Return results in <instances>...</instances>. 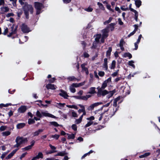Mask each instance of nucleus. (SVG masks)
Wrapping results in <instances>:
<instances>
[{
    "label": "nucleus",
    "mask_w": 160,
    "mask_h": 160,
    "mask_svg": "<svg viewBox=\"0 0 160 160\" xmlns=\"http://www.w3.org/2000/svg\"><path fill=\"white\" fill-rule=\"evenodd\" d=\"M23 9L24 11V14L27 18H29V12L32 14L33 12V8L31 5L26 3L25 5L23 7Z\"/></svg>",
    "instance_id": "nucleus-1"
},
{
    "label": "nucleus",
    "mask_w": 160,
    "mask_h": 160,
    "mask_svg": "<svg viewBox=\"0 0 160 160\" xmlns=\"http://www.w3.org/2000/svg\"><path fill=\"white\" fill-rule=\"evenodd\" d=\"M27 138H23L22 137H17L16 139V142L17 144L15 145L14 147V148H18L21 144L28 142Z\"/></svg>",
    "instance_id": "nucleus-2"
},
{
    "label": "nucleus",
    "mask_w": 160,
    "mask_h": 160,
    "mask_svg": "<svg viewBox=\"0 0 160 160\" xmlns=\"http://www.w3.org/2000/svg\"><path fill=\"white\" fill-rule=\"evenodd\" d=\"M34 7L36 9V15H38L41 12L42 9L44 8L43 5L41 3L38 2H34Z\"/></svg>",
    "instance_id": "nucleus-3"
},
{
    "label": "nucleus",
    "mask_w": 160,
    "mask_h": 160,
    "mask_svg": "<svg viewBox=\"0 0 160 160\" xmlns=\"http://www.w3.org/2000/svg\"><path fill=\"white\" fill-rule=\"evenodd\" d=\"M109 28V26H108L107 28L102 30V36L103 37L107 38L108 36V33L109 32L108 29Z\"/></svg>",
    "instance_id": "nucleus-4"
},
{
    "label": "nucleus",
    "mask_w": 160,
    "mask_h": 160,
    "mask_svg": "<svg viewBox=\"0 0 160 160\" xmlns=\"http://www.w3.org/2000/svg\"><path fill=\"white\" fill-rule=\"evenodd\" d=\"M21 29L22 31L24 33H27L30 31L27 26L24 24H22Z\"/></svg>",
    "instance_id": "nucleus-5"
},
{
    "label": "nucleus",
    "mask_w": 160,
    "mask_h": 160,
    "mask_svg": "<svg viewBox=\"0 0 160 160\" xmlns=\"http://www.w3.org/2000/svg\"><path fill=\"white\" fill-rule=\"evenodd\" d=\"M98 94L99 95H102V96H104L109 93V92L106 90H103L104 89H98Z\"/></svg>",
    "instance_id": "nucleus-6"
},
{
    "label": "nucleus",
    "mask_w": 160,
    "mask_h": 160,
    "mask_svg": "<svg viewBox=\"0 0 160 160\" xmlns=\"http://www.w3.org/2000/svg\"><path fill=\"white\" fill-rule=\"evenodd\" d=\"M60 91L61 92L59 93V95L64 98L68 99V97H69V96L67 94V92L62 89L60 90Z\"/></svg>",
    "instance_id": "nucleus-7"
},
{
    "label": "nucleus",
    "mask_w": 160,
    "mask_h": 160,
    "mask_svg": "<svg viewBox=\"0 0 160 160\" xmlns=\"http://www.w3.org/2000/svg\"><path fill=\"white\" fill-rule=\"evenodd\" d=\"M27 108L25 106H22L20 107L18 109V112L20 113H23L26 110Z\"/></svg>",
    "instance_id": "nucleus-8"
},
{
    "label": "nucleus",
    "mask_w": 160,
    "mask_h": 160,
    "mask_svg": "<svg viewBox=\"0 0 160 160\" xmlns=\"http://www.w3.org/2000/svg\"><path fill=\"white\" fill-rule=\"evenodd\" d=\"M130 10L132 11L135 13V19L136 21H138V12L135 10H134L132 8H130Z\"/></svg>",
    "instance_id": "nucleus-9"
},
{
    "label": "nucleus",
    "mask_w": 160,
    "mask_h": 160,
    "mask_svg": "<svg viewBox=\"0 0 160 160\" xmlns=\"http://www.w3.org/2000/svg\"><path fill=\"white\" fill-rule=\"evenodd\" d=\"M46 87L48 89H51L54 90L56 89V88L54 87V85L53 84H48L46 85Z\"/></svg>",
    "instance_id": "nucleus-10"
},
{
    "label": "nucleus",
    "mask_w": 160,
    "mask_h": 160,
    "mask_svg": "<svg viewBox=\"0 0 160 160\" xmlns=\"http://www.w3.org/2000/svg\"><path fill=\"white\" fill-rule=\"evenodd\" d=\"M43 131V130L42 129H39L38 131L34 132L33 133L34 136H38L40 132Z\"/></svg>",
    "instance_id": "nucleus-11"
},
{
    "label": "nucleus",
    "mask_w": 160,
    "mask_h": 160,
    "mask_svg": "<svg viewBox=\"0 0 160 160\" xmlns=\"http://www.w3.org/2000/svg\"><path fill=\"white\" fill-rule=\"evenodd\" d=\"M25 125V123H20L17 125V128L18 129H20L24 127Z\"/></svg>",
    "instance_id": "nucleus-12"
},
{
    "label": "nucleus",
    "mask_w": 160,
    "mask_h": 160,
    "mask_svg": "<svg viewBox=\"0 0 160 160\" xmlns=\"http://www.w3.org/2000/svg\"><path fill=\"white\" fill-rule=\"evenodd\" d=\"M101 37V34H98L96 35V37L95 39V42L98 43L99 42V40Z\"/></svg>",
    "instance_id": "nucleus-13"
},
{
    "label": "nucleus",
    "mask_w": 160,
    "mask_h": 160,
    "mask_svg": "<svg viewBox=\"0 0 160 160\" xmlns=\"http://www.w3.org/2000/svg\"><path fill=\"white\" fill-rule=\"evenodd\" d=\"M85 64H82L81 65V67L83 70H84L86 72L87 74H88V69L85 67Z\"/></svg>",
    "instance_id": "nucleus-14"
},
{
    "label": "nucleus",
    "mask_w": 160,
    "mask_h": 160,
    "mask_svg": "<svg viewBox=\"0 0 160 160\" xmlns=\"http://www.w3.org/2000/svg\"><path fill=\"white\" fill-rule=\"evenodd\" d=\"M141 1L140 0H136L135 1V4L137 8H139L141 5Z\"/></svg>",
    "instance_id": "nucleus-15"
},
{
    "label": "nucleus",
    "mask_w": 160,
    "mask_h": 160,
    "mask_svg": "<svg viewBox=\"0 0 160 160\" xmlns=\"http://www.w3.org/2000/svg\"><path fill=\"white\" fill-rule=\"evenodd\" d=\"M68 154V153L66 152L65 151H63L62 152H59L56 155V156H64L65 155H67Z\"/></svg>",
    "instance_id": "nucleus-16"
},
{
    "label": "nucleus",
    "mask_w": 160,
    "mask_h": 160,
    "mask_svg": "<svg viewBox=\"0 0 160 160\" xmlns=\"http://www.w3.org/2000/svg\"><path fill=\"white\" fill-rule=\"evenodd\" d=\"M107 60L108 59L107 58H105L104 59V63L103 66L105 68L106 70H107L108 68Z\"/></svg>",
    "instance_id": "nucleus-17"
},
{
    "label": "nucleus",
    "mask_w": 160,
    "mask_h": 160,
    "mask_svg": "<svg viewBox=\"0 0 160 160\" xmlns=\"http://www.w3.org/2000/svg\"><path fill=\"white\" fill-rule=\"evenodd\" d=\"M107 86V83L106 82V81H104L103 83H102V87L101 88L98 87L97 88L98 89H104V88Z\"/></svg>",
    "instance_id": "nucleus-18"
},
{
    "label": "nucleus",
    "mask_w": 160,
    "mask_h": 160,
    "mask_svg": "<svg viewBox=\"0 0 160 160\" xmlns=\"http://www.w3.org/2000/svg\"><path fill=\"white\" fill-rule=\"evenodd\" d=\"M112 51V48L110 47L108 48V50L107 51L106 56H109L111 54V52Z\"/></svg>",
    "instance_id": "nucleus-19"
},
{
    "label": "nucleus",
    "mask_w": 160,
    "mask_h": 160,
    "mask_svg": "<svg viewBox=\"0 0 160 160\" xmlns=\"http://www.w3.org/2000/svg\"><path fill=\"white\" fill-rule=\"evenodd\" d=\"M116 25V24L114 23H111L109 24V26H108L109 28H111V31H112L114 28V26Z\"/></svg>",
    "instance_id": "nucleus-20"
},
{
    "label": "nucleus",
    "mask_w": 160,
    "mask_h": 160,
    "mask_svg": "<svg viewBox=\"0 0 160 160\" xmlns=\"http://www.w3.org/2000/svg\"><path fill=\"white\" fill-rule=\"evenodd\" d=\"M14 27H15V25H12V26L11 29H12V32H11L8 35V37H11L13 34L15 33L14 32H13V29H14Z\"/></svg>",
    "instance_id": "nucleus-21"
},
{
    "label": "nucleus",
    "mask_w": 160,
    "mask_h": 160,
    "mask_svg": "<svg viewBox=\"0 0 160 160\" xmlns=\"http://www.w3.org/2000/svg\"><path fill=\"white\" fill-rule=\"evenodd\" d=\"M95 88L92 87L90 88V91L88 93L90 94H94L95 93Z\"/></svg>",
    "instance_id": "nucleus-22"
},
{
    "label": "nucleus",
    "mask_w": 160,
    "mask_h": 160,
    "mask_svg": "<svg viewBox=\"0 0 160 160\" xmlns=\"http://www.w3.org/2000/svg\"><path fill=\"white\" fill-rule=\"evenodd\" d=\"M150 154V153L149 152L146 153L143 155H141L139 156V158H140L146 157L148 156Z\"/></svg>",
    "instance_id": "nucleus-23"
},
{
    "label": "nucleus",
    "mask_w": 160,
    "mask_h": 160,
    "mask_svg": "<svg viewBox=\"0 0 160 160\" xmlns=\"http://www.w3.org/2000/svg\"><path fill=\"white\" fill-rule=\"evenodd\" d=\"M67 135H68V139H74L75 138V135L74 134H69L67 133Z\"/></svg>",
    "instance_id": "nucleus-24"
},
{
    "label": "nucleus",
    "mask_w": 160,
    "mask_h": 160,
    "mask_svg": "<svg viewBox=\"0 0 160 160\" xmlns=\"http://www.w3.org/2000/svg\"><path fill=\"white\" fill-rule=\"evenodd\" d=\"M116 65V61L115 60H113L112 61L111 66V69H113L115 68Z\"/></svg>",
    "instance_id": "nucleus-25"
},
{
    "label": "nucleus",
    "mask_w": 160,
    "mask_h": 160,
    "mask_svg": "<svg viewBox=\"0 0 160 160\" xmlns=\"http://www.w3.org/2000/svg\"><path fill=\"white\" fill-rule=\"evenodd\" d=\"M50 124L51 125H53L55 127H58L59 126V125L55 122H50Z\"/></svg>",
    "instance_id": "nucleus-26"
},
{
    "label": "nucleus",
    "mask_w": 160,
    "mask_h": 160,
    "mask_svg": "<svg viewBox=\"0 0 160 160\" xmlns=\"http://www.w3.org/2000/svg\"><path fill=\"white\" fill-rule=\"evenodd\" d=\"M10 132L9 131L3 132L2 133V135L4 136H6L9 135L10 134Z\"/></svg>",
    "instance_id": "nucleus-27"
},
{
    "label": "nucleus",
    "mask_w": 160,
    "mask_h": 160,
    "mask_svg": "<svg viewBox=\"0 0 160 160\" xmlns=\"http://www.w3.org/2000/svg\"><path fill=\"white\" fill-rule=\"evenodd\" d=\"M35 122V121L33 119L29 118L28 119V124H31L34 123Z\"/></svg>",
    "instance_id": "nucleus-28"
},
{
    "label": "nucleus",
    "mask_w": 160,
    "mask_h": 160,
    "mask_svg": "<svg viewBox=\"0 0 160 160\" xmlns=\"http://www.w3.org/2000/svg\"><path fill=\"white\" fill-rule=\"evenodd\" d=\"M124 56L125 57H128L129 58H131L132 57V55L129 53H125L124 54Z\"/></svg>",
    "instance_id": "nucleus-29"
},
{
    "label": "nucleus",
    "mask_w": 160,
    "mask_h": 160,
    "mask_svg": "<svg viewBox=\"0 0 160 160\" xmlns=\"http://www.w3.org/2000/svg\"><path fill=\"white\" fill-rule=\"evenodd\" d=\"M14 154L13 153V152H11L6 157V159H9L11 158L14 155Z\"/></svg>",
    "instance_id": "nucleus-30"
},
{
    "label": "nucleus",
    "mask_w": 160,
    "mask_h": 160,
    "mask_svg": "<svg viewBox=\"0 0 160 160\" xmlns=\"http://www.w3.org/2000/svg\"><path fill=\"white\" fill-rule=\"evenodd\" d=\"M67 106L69 108H74L76 109H78V107L75 105H67Z\"/></svg>",
    "instance_id": "nucleus-31"
},
{
    "label": "nucleus",
    "mask_w": 160,
    "mask_h": 160,
    "mask_svg": "<svg viewBox=\"0 0 160 160\" xmlns=\"http://www.w3.org/2000/svg\"><path fill=\"white\" fill-rule=\"evenodd\" d=\"M112 17H110L109 18V19L108 20H107V21H105L104 22V24H106L107 23H110L111 21H112Z\"/></svg>",
    "instance_id": "nucleus-32"
},
{
    "label": "nucleus",
    "mask_w": 160,
    "mask_h": 160,
    "mask_svg": "<svg viewBox=\"0 0 160 160\" xmlns=\"http://www.w3.org/2000/svg\"><path fill=\"white\" fill-rule=\"evenodd\" d=\"M133 63H134V61H129V65L130 66H132L134 68L135 67V66L133 64Z\"/></svg>",
    "instance_id": "nucleus-33"
},
{
    "label": "nucleus",
    "mask_w": 160,
    "mask_h": 160,
    "mask_svg": "<svg viewBox=\"0 0 160 160\" xmlns=\"http://www.w3.org/2000/svg\"><path fill=\"white\" fill-rule=\"evenodd\" d=\"M60 135H59L55 134L54 135H52V137L55 138L57 140L59 138Z\"/></svg>",
    "instance_id": "nucleus-34"
},
{
    "label": "nucleus",
    "mask_w": 160,
    "mask_h": 160,
    "mask_svg": "<svg viewBox=\"0 0 160 160\" xmlns=\"http://www.w3.org/2000/svg\"><path fill=\"white\" fill-rule=\"evenodd\" d=\"M97 43H98L96 42L95 41H94V42H93V43L92 46V48L95 49L97 47Z\"/></svg>",
    "instance_id": "nucleus-35"
},
{
    "label": "nucleus",
    "mask_w": 160,
    "mask_h": 160,
    "mask_svg": "<svg viewBox=\"0 0 160 160\" xmlns=\"http://www.w3.org/2000/svg\"><path fill=\"white\" fill-rule=\"evenodd\" d=\"M93 122H92V121H89V122L85 126V128H86V127H88L89 126H90L91 125L92 123H93Z\"/></svg>",
    "instance_id": "nucleus-36"
},
{
    "label": "nucleus",
    "mask_w": 160,
    "mask_h": 160,
    "mask_svg": "<svg viewBox=\"0 0 160 160\" xmlns=\"http://www.w3.org/2000/svg\"><path fill=\"white\" fill-rule=\"evenodd\" d=\"M72 129H73L74 131H76L77 130V125L75 124H73L72 125Z\"/></svg>",
    "instance_id": "nucleus-37"
},
{
    "label": "nucleus",
    "mask_w": 160,
    "mask_h": 160,
    "mask_svg": "<svg viewBox=\"0 0 160 160\" xmlns=\"http://www.w3.org/2000/svg\"><path fill=\"white\" fill-rule=\"evenodd\" d=\"M85 10L88 12H92L93 10V9L90 7H89L88 8L85 9Z\"/></svg>",
    "instance_id": "nucleus-38"
},
{
    "label": "nucleus",
    "mask_w": 160,
    "mask_h": 160,
    "mask_svg": "<svg viewBox=\"0 0 160 160\" xmlns=\"http://www.w3.org/2000/svg\"><path fill=\"white\" fill-rule=\"evenodd\" d=\"M2 9L3 10V11L4 12H7L9 10V8L8 7H3L2 8Z\"/></svg>",
    "instance_id": "nucleus-39"
},
{
    "label": "nucleus",
    "mask_w": 160,
    "mask_h": 160,
    "mask_svg": "<svg viewBox=\"0 0 160 160\" xmlns=\"http://www.w3.org/2000/svg\"><path fill=\"white\" fill-rule=\"evenodd\" d=\"M98 74V75L101 77H103L104 75V72L102 71L99 72Z\"/></svg>",
    "instance_id": "nucleus-40"
},
{
    "label": "nucleus",
    "mask_w": 160,
    "mask_h": 160,
    "mask_svg": "<svg viewBox=\"0 0 160 160\" xmlns=\"http://www.w3.org/2000/svg\"><path fill=\"white\" fill-rule=\"evenodd\" d=\"M98 5L99 6L100 8L103 9L104 8L103 5L101 3L98 2Z\"/></svg>",
    "instance_id": "nucleus-41"
},
{
    "label": "nucleus",
    "mask_w": 160,
    "mask_h": 160,
    "mask_svg": "<svg viewBox=\"0 0 160 160\" xmlns=\"http://www.w3.org/2000/svg\"><path fill=\"white\" fill-rule=\"evenodd\" d=\"M42 114L39 112V111H38L36 112V115L39 118H41L42 117Z\"/></svg>",
    "instance_id": "nucleus-42"
},
{
    "label": "nucleus",
    "mask_w": 160,
    "mask_h": 160,
    "mask_svg": "<svg viewBox=\"0 0 160 160\" xmlns=\"http://www.w3.org/2000/svg\"><path fill=\"white\" fill-rule=\"evenodd\" d=\"M94 107L93 105V104L91 105L88 108V110H92V109H93L94 108Z\"/></svg>",
    "instance_id": "nucleus-43"
},
{
    "label": "nucleus",
    "mask_w": 160,
    "mask_h": 160,
    "mask_svg": "<svg viewBox=\"0 0 160 160\" xmlns=\"http://www.w3.org/2000/svg\"><path fill=\"white\" fill-rule=\"evenodd\" d=\"M38 157H39V158H43V154L42 152H40L38 153V155H37Z\"/></svg>",
    "instance_id": "nucleus-44"
},
{
    "label": "nucleus",
    "mask_w": 160,
    "mask_h": 160,
    "mask_svg": "<svg viewBox=\"0 0 160 160\" xmlns=\"http://www.w3.org/2000/svg\"><path fill=\"white\" fill-rule=\"evenodd\" d=\"M6 127L5 126H2L0 128V130L1 131L5 130L6 129Z\"/></svg>",
    "instance_id": "nucleus-45"
},
{
    "label": "nucleus",
    "mask_w": 160,
    "mask_h": 160,
    "mask_svg": "<svg viewBox=\"0 0 160 160\" xmlns=\"http://www.w3.org/2000/svg\"><path fill=\"white\" fill-rule=\"evenodd\" d=\"M32 147H31V146L29 145L28 146L24 148H23L22 149H25L26 150H28L31 149Z\"/></svg>",
    "instance_id": "nucleus-46"
},
{
    "label": "nucleus",
    "mask_w": 160,
    "mask_h": 160,
    "mask_svg": "<svg viewBox=\"0 0 160 160\" xmlns=\"http://www.w3.org/2000/svg\"><path fill=\"white\" fill-rule=\"evenodd\" d=\"M82 99L84 100H87L88 99L86 96H81V99Z\"/></svg>",
    "instance_id": "nucleus-47"
},
{
    "label": "nucleus",
    "mask_w": 160,
    "mask_h": 160,
    "mask_svg": "<svg viewBox=\"0 0 160 160\" xmlns=\"http://www.w3.org/2000/svg\"><path fill=\"white\" fill-rule=\"evenodd\" d=\"M9 106V104H0V108H2V107H7Z\"/></svg>",
    "instance_id": "nucleus-48"
},
{
    "label": "nucleus",
    "mask_w": 160,
    "mask_h": 160,
    "mask_svg": "<svg viewBox=\"0 0 160 160\" xmlns=\"http://www.w3.org/2000/svg\"><path fill=\"white\" fill-rule=\"evenodd\" d=\"M72 115L73 117H77L78 115L77 114L74 112H72Z\"/></svg>",
    "instance_id": "nucleus-49"
},
{
    "label": "nucleus",
    "mask_w": 160,
    "mask_h": 160,
    "mask_svg": "<svg viewBox=\"0 0 160 160\" xmlns=\"http://www.w3.org/2000/svg\"><path fill=\"white\" fill-rule=\"evenodd\" d=\"M125 43L123 39H122L120 42L119 46H123V44Z\"/></svg>",
    "instance_id": "nucleus-50"
},
{
    "label": "nucleus",
    "mask_w": 160,
    "mask_h": 160,
    "mask_svg": "<svg viewBox=\"0 0 160 160\" xmlns=\"http://www.w3.org/2000/svg\"><path fill=\"white\" fill-rule=\"evenodd\" d=\"M115 92L114 90L110 91L109 92V93H110V96L109 97H111L114 94V93Z\"/></svg>",
    "instance_id": "nucleus-51"
},
{
    "label": "nucleus",
    "mask_w": 160,
    "mask_h": 160,
    "mask_svg": "<svg viewBox=\"0 0 160 160\" xmlns=\"http://www.w3.org/2000/svg\"><path fill=\"white\" fill-rule=\"evenodd\" d=\"M102 102H97V103H94L92 104L93 105L94 107H96V106H98V105H99L100 104H102Z\"/></svg>",
    "instance_id": "nucleus-52"
},
{
    "label": "nucleus",
    "mask_w": 160,
    "mask_h": 160,
    "mask_svg": "<svg viewBox=\"0 0 160 160\" xmlns=\"http://www.w3.org/2000/svg\"><path fill=\"white\" fill-rule=\"evenodd\" d=\"M119 71V70H118L116 72H114L112 74V77H115L118 74V72Z\"/></svg>",
    "instance_id": "nucleus-53"
},
{
    "label": "nucleus",
    "mask_w": 160,
    "mask_h": 160,
    "mask_svg": "<svg viewBox=\"0 0 160 160\" xmlns=\"http://www.w3.org/2000/svg\"><path fill=\"white\" fill-rule=\"evenodd\" d=\"M82 120L81 119L79 118L78 119H77L75 121V122L76 124H78L82 122Z\"/></svg>",
    "instance_id": "nucleus-54"
},
{
    "label": "nucleus",
    "mask_w": 160,
    "mask_h": 160,
    "mask_svg": "<svg viewBox=\"0 0 160 160\" xmlns=\"http://www.w3.org/2000/svg\"><path fill=\"white\" fill-rule=\"evenodd\" d=\"M14 16V14L12 13H8L6 15V17H9L10 16Z\"/></svg>",
    "instance_id": "nucleus-55"
},
{
    "label": "nucleus",
    "mask_w": 160,
    "mask_h": 160,
    "mask_svg": "<svg viewBox=\"0 0 160 160\" xmlns=\"http://www.w3.org/2000/svg\"><path fill=\"white\" fill-rule=\"evenodd\" d=\"M89 55L86 52H85L83 53V56L85 58H88L89 57Z\"/></svg>",
    "instance_id": "nucleus-56"
},
{
    "label": "nucleus",
    "mask_w": 160,
    "mask_h": 160,
    "mask_svg": "<svg viewBox=\"0 0 160 160\" xmlns=\"http://www.w3.org/2000/svg\"><path fill=\"white\" fill-rule=\"evenodd\" d=\"M8 28H6L5 29L4 32L3 33V34L4 35H6L8 32Z\"/></svg>",
    "instance_id": "nucleus-57"
},
{
    "label": "nucleus",
    "mask_w": 160,
    "mask_h": 160,
    "mask_svg": "<svg viewBox=\"0 0 160 160\" xmlns=\"http://www.w3.org/2000/svg\"><path fill=\"white\" fill-rule=\"evenodd\" d=\"M142 35L141 34L139 36L138 39V40L137 41V43H139L140 42V41L141 39V38H142Z\"/></svg>",
    "instance_id": "nucleus-58"
},
{
    "label": "nucleus",
    "mask_w": 160,
    "mask_h": 160,
    "mask_svg": "<svg viewBox=\"0 0 160 160\" xmlns=\"http://www.w3.org/2000/svg\"><path fill=\"white\" fill-rule=\"evenodd\" d=\"M10 1L13 2V5L14 6H16V2L17 0H9Z\"/></svg>",
    "instance_id": "nucleus-59"
},
{
    "label": "nucleus",
    "mask_w": 160,
    "mask_h": 160,
    "mask_svg": "<svg viewBox=\"0 0 160 160\" xmlns=\"http://www.w3.org/2000/svg\"><path fill=\"white\" fill-rule=\"evenodd\" d=\"M118 21L120 25H122L123 24V22L122 21L121 19L120 18H119L118 19Z\"/></svg>",
    "instance_id": "nucleus-60"
},
{
    "label": "nucleus",
    "mask_w": 160,
    "mask_h": 160,
    "mask_svg": "<svg viewBox=\"0 0 160 160\" xmlns=\"http://www.w3.org/2000/svg\"><path fill=\"white\" fill-rule=\"evenodd\" d=\"M49 113H47L45 112H42V115L45 116H48V115Z\"/></svg>",
    "instance_id": "nucleus-61"
},
{
    "label": "nucleus",
    "mask_w": 160,
    "mask_h": 160,
    "mask_svg": "<svg viewBox=\"0 0 160 160\" xmlns=\"http://www.w3.org/2000/svg\"><path fill=\"white\" fill-rule=\"evenodd\" d=\"M19 2L21 4V5H25L26 3H27L26 2H23L22 0H19Z\"/></svg>",
    "instance_id": "nucleus-62"
},
{
    "label": "nucleus",
    "mask_w": 160,
    "mask_h": 160,
    "mask_svg": "<svg viewBox=\"0 0 160 160\" xmlns=\"http://www.w3.org/2000/svg\"><path fill=\"white\" fill-rule=\"evenodd\" d=\"M22 13V11H20L19 12H18V17H20Z\"/></svg>",
    "instance_id": "nucleus-63"
},
{
    "label": "nucleus",
    "mask_w": 160,
    "mask_h": 160,
    "mask_svg": "<svg viewBox=\"0 0 160 160\" xmlns=\"http://www.w3.org/2000/svg\"><path fill=\"white\" fill-rule=\"evenodd\" d=\"M135 32L134 31H133L132 32H131L129 34L128 37H130L131 36L133 35L135 32Z\"/></svg>",
    "instance_id": "nucleus-64"
}]
</instances>
